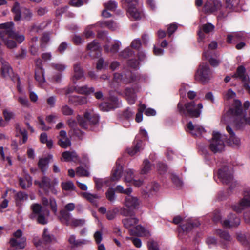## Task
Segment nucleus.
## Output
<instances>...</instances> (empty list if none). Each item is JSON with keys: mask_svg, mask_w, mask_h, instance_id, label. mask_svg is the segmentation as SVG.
I'll use <instances>...</instances> for the list:
<instances>
[{"mask_svg": "<svg viewBox=\"0 0 250 250\" xmlns=\"http://www.w3.org/2000/svg\"><path fill=\"white\" fill-rule=\"evenodd\" d=\"M14 24L13 22L0 24V29H2L0 33V37L4 41V45L10 49L17 47L16 42L21 43L25 40L24 36L14 32Z\"/></svg>", "mask_w": 250, "mask_h": 250, "instance_id": "obj_1", "label": "nucleus"}, {"mask_svg": "<svg viewBox=\"0 0 250 250\" xmlns=\"http://www.w3.org/2000/svg\"><path fill=\"white\" fill-rule=\"evenodd\" d=\"M223 120L232 123L238 129L246 124L250 125V110H228Z\"/></svg>", "mask_w": 250, "mask_h": 250, "instance_id": "obj_2", "label": "nucleus"}, {"mask_svg": "<svg viewBox=\"0 0 250 250\" xmlns=\"http://www.w3.org/2000/svg\"><path fill=\"white\" fill-rule=\"evenodd\" d=\"M30 208L32 210L29 218L32 220H36L38 223L42 225L47 223V218L49 211L46 209H43L42 206L37 203L31 205Z\"/></svg>", "mask_w": 250, "mask_h": 250, "instance_id": "obj_3", "label": "nucleus"}, {"mask_svg": "<svg viewBox=\"0 0 250 250\" xmlns=\"http://www.w3.org/2000/svg\"><path fill=\"white\" fill-rule=\"evenodd\" d=\"M14 15L15 21H19L22 20L27 21L31 20L33 14L31 10L26 7H21L19 2H15L11 9Z\"/></svg>", "mask_w": 250, "mask_h": 250, "instance_id": "obj_4", "label": "nucleus"}, {"mask_svg": "<svg viewBox=\"0 0 250 250\" xmlns=\"http://www.w3.org/2000/svg\"><path fill=\"white\" fill-rule=\"evenodd\" d=\"M213 72L210 69L209 65L207 63H201L195 74L196 81L203 84H206L209 82L212 77Z\"/></svg>", "mask_w": 250, "mask_h": 250, "instance_id": "obj_5", "label": "nucleus"}, {"mask_svg": "<svg viewBox=\"0 0 250 250\" xmlns=\"http://www.w3.org/2000/svg\"><path fill=\"white\" fill-rule=\"evenodd\" d=\"M124 205L126 208L123 207L120 209L121 214L125 216H132V211L138 208L140 201L137 197L128 194L125 197Z\"/></svg>", "mask_w": 250, "mask_h": 250, "instance_id": "obj_6", "label": "nucleus"}, {"mask_svg": "<svg viewBox=\"0 0 250 250\" xmlns=\"http://www.w3.org/2000/svg\"><path fill=\"white\" fill-rule=\"evenodd\" d=\"M99 116L95 114L93 110L87 111L84 114L83 117L77 116V120L80 126L87 129L91 125H95L99 122Z\"/></svg>", "mask_w": 250, "mask_h": 250, "instance_id": "obj_7", "label": "nucleus"}, {"mask_svg": "<svg viewBox=\"0 0 250 250\" xmlns=\"http://www.w3.org/2000/svg\"><path fill=\"white\" fill-rule=\"evenodd\" d=\"M123 3L125 5L127 11L132 20H140L143 16L142 10L136 7L138 0H123Z\"/></svg>", "mask_w": 250, "mask_h": 250, "instance_id": "obj_8", "label": "nucleus"}, {"mask_svg": "<svg viewBox=\"0 0 250 250\" xmlns=\"http://www.w3.org/2000/svg\"><path fill=\"white\" fill-rule=\"evenodd\" d=\"M225 136L222 135L219 132H214L213 136L209 145V148L213 153L220 152L225 148Z\"/></svg>", "mask_w": 250, "mask_h": 250, "instance_id": "obj_9", "label": "nucleus"}, {"mask_svg": "<svg viewBox=\"0 0 250 250\" xmlns=\"http://www.w3.org/2000/svg\"><path fill=\"white\" fill-rule=\"evenodd\" d=\"M26 238L23 236L21 230L18 229L15 232L10 239L9 243L11 247L16 249H24L26 245Z\"/></svg>", "mask_w": 250, "mask_h": 250, "instance_id": "obj_10", "label": "nucleus"}, {"mask_svg": "<svg viewBox=\"0 0 250 250\" xmlns=\"http://www.w3.org/2000/svg\"><path fill=\"white\" fill-rule=\"evenodd\" d=\"M250 207V190L245 191L244 197L238 203L232 206V208L237 213L241 212L245 208Z\"/></svg>", "mask_w": 250, "mask_h": 250, "instance_id": "obj_11", "label": "nucleus"}, {"mask_svg": "<svg viewBox=\"0 0 250 250\" xmlns=\"http://www.w3.org/2000/svg\"><path fill=\"white\" fill-rule=\"evenodd\" d=\"M218 177L222 183L228 184L232 180L231 172L226 166L224 167L218 171Z\"/></svg>", "mask_w": 250, "mask_h": 250, "instance_id": "obj_12", "label": "nucleus"}, {"mask_svg": "<svg viewBox=\"0 0 250 250\" xmlns=\"http://www.w3.org/2000/svg\"><path fill=\"white\" fill-rule=\"evenodd\" d=\"M222 6L221 2L218 0H213L206 2L204 8L206 12L213 13L219 11Z\"/></svg>", "mask_w": 250, "mask_h": 250, "instance_id": "obj_13", "label": "nucleus"}, {"mask_svg": "<svg viewBox=\"0 0 250 250\" xmlns=\"http://www.w3.org/2000/svg\"><path fill=\"white\" fill-rule=\"evenodd\" d=\"M102 109H115L121 107V103L116 96H111L109 102L103 104Z\"/></svg>", "mask_w": 250, "mask_h": 250, "instance_id": "obj_14", "label": "nucleus"}, {"mask_svg": "<svg viewBox=\"0 0 250 250\" xmlns=\"http://www.w3.org/2000/svg\"><path fill=\"white\" fill-rule=\"evenodd\" d=\"M200 223L198 220L186 219L185 222H183L180 225L182 229L187 232L192 230V229L198 227L200 225Z\"/></svg>", "mask_w": 250, "mask_h": 250, "instance_id": "obj_15", "label": "nucleus"}, {"mask_svg": "<svg viewBox=\"0 0 250 250\" xmlns=\"http://www.w3.org/2000/svg\"><path fill=\"white\" fill-rule=\"evenodd\" d=\"M222 225L227 228H231L238 226L240 223V219L236 217L233 214H230L228 216V219H226L221 222Z\"/></svg>", "mask_w": 250, "mask_h": 250, "instance_id": "obj_16", "label": "nucleus"}, {"mask_svg": "<svg viewBox=\"0 0 250 250\" xmlns=\"http://www.w3.org/2000/svg\"><path fill=\"white\" fill-rule=\"evenodd\" d=\"M187 131L195 136H200L205 131L202 126L199 125H194L191 122H189L187 124Z\"/></svg>", "mask_w": 250, "mask_h": 250, "instance_id": "obj_17", "label": "nucleus"}, {"mask_svg": "<svg viewBox=\"0 0 250 250\" xmlns=\"http://www.w3.org/2000/svg\"><path fill=\"white\" fill-rule=\"evenodd\" d=\"M123 167L120 159H118L116 162L115 166L113 167L112 172L111 178L113 181L119 180L122 176Z\"/></svg>", "mask_w": 250, "mask_h": 250, "instance_id": "obj_18", "label": "nucleus"}, {"mask_svg": "<svg viewBox=\"0 0 250 250\" xmlns=\"http://www.w3.org/2000/svg\"><path fill=\"white\" fill-rule=\"evenodd\" d=\"M68 101L70 104L77 106L86 104L87 100L86 97L71 95L69 96Z\"/></svg>", "mask_w": 250, "mask_h": 250, "instance_id": "obj_19", "label": "nucleus"}, {"mask_svg": "<svg viewBox=\"0 0 250 250\" xmlns=\"http://www.w3.org/2000/svg\"><path fill=\"white\" fill-rule=\"evenodd\" d=\"M232 77L235 79H239L242 83L247 81L249 78L246 75V69L243 65H240L237 67L236 72L232 75Z\"/></svg>", "mask_w": 250, "mask_h": 250, "instance_id": "obj_20", "label": "nucleus"}, {"mask_svg": "<svg viewBox=\"0 0 250 250\" xmlns=\"http://www.w3.org/2000/svg\"><path fill=\"white\" fill-rule=\"evenodd\" d=\"M74 75L72 77V81L74 83H76V81L81 79L84 76L83 71L81 67L80 63H76L73 66Z\"/></svg>", "mask_w": 250, "mask_h": 250, "instance_id": "obj_21", "label": "nucleus"}, {"mask_svg": "<svg viewBox=\"0 0 250 250\" xmlns=\"http://www.w3.org/2000/svg\"><path fill=\"white\" fill-rule=\"evenodd\" d=\"M34 184L47 191H48L49 188H52V186L50 179L45 176L42 178L41 182L37 180L35 181Z\"/></svg>", "mask_w": 250, "mask_h": 250, "instance_id": "obj_22", "label": "nucleus"}, {"mask_svg": "<svg viewBox=\"0 0 250 250\" xmlns=\"http://www.w3.org/2000/svg\"><path fill=\"white\" fill-rule=\"evenodd\" d=\"M125 98L129 104H133L136 100V95L133 88L127 87L124 92Z\"/></svg>", "mask_w": 250, "mask_h": 250, "instance_id": "obj_23", "label": "nucleus"}, {"mask_svg": "<svg viewBox=\"0 0 250 250\" xmlns=\"http://www.w3.org/2000/svg\"><path fill=\"white\" fill-rule=\"evenodd\" d=\"M128 78H126V80L124 81V83H129L140 81L145 80V78L144 76L141 75L138 72L132 73L131 72H128L127 74Z\"/></svg>", "mask_w": 250, "mask_h": 250, "instance_id": "obj_24", "label": "nucleus"}, {"mask_svg": "<svg viewBox=\"0 0 250 250\" xmlns=\"http://www.w3.org/2000/svg\"><path fill=\"white\" fill-rule=\"evenodd\" d=\"M87 49L89 50L91 53L95 52L94 55L90 54L93 57H97L100 55V46L99 43L96 41H92L91 43L88 44Z\"/></svg>", "mask_w": 250, "mask_h": 250, "instance_id": "obj_25", "label": "nucleus"}, {"mask_svg": "<svg viewBox=\"0 0 250 250\" xmlns=\"http://www.w3.org/2000/svg\"><path fill=\"white\" fill-rule=\"evenodd\" d=\"M59 218L62 224L66 226H69L72 219L71 214L64 209L60 210Z\"/></svg>", "mask_w": 250, "mask_h": 250, "instance_id": "obj_26", "label": "nucleus"}, {"mask_svg": "<svg viewBox=\"0 0 250 250\" xmlns=\"http://www.w3.org/2000/svg\"><path fill=\"white\" fill-rule=\"evenodd\" d=\"M227 131L229 133L230 136L229 139V143L233 146H238L240 144V139L235 136L234 133L229 126L226 127Z\"/></svg>", "mask_w": 250, "mask_h": 250, "instance_id": "obj_27", "label": "nucleus"}, {"mask_svg": "<svg viewBox=\"0 0 250 250\" xmlns=\"http://www.w3.org/2000/svg\"><path fill=\"white\" fill-rule=\"evenodd\" d=\"M52 159L53 156L52 155H48L46 157L41 158L39 160L38 166L42 172H44L46 170L48 164Z\"/></svg>", "mask_w": 250, "mask_h": 250, "instance_id": "obj_28", "label": "nucleus"}, {"mask_svg": "<svg viewBox=\"0 0 250 250\" xmlns=\"http://www.w3.org/2000/svg\"><path fill=\"white\" fill-rule=\"evenodd\" d=\"M62 157L66 162H76L79 160L78 156L74 151H65L62 153Z\"/></svg>", "mask_w": 250, "mask_h": 250, "instance_id": "obj_29", "label": "nucleus"}, {"mask_svg": "<svg viewBox=\"0 0 250 250\" xmlns=\"http://www.w3.org/2000/svg\"><path fill=\"white\" fill-rule=\"evenodd\" d=\"M16 130L17 133L22 136V139L19 141V144L22 145L25 143L28 139L27 133L25 128H22L19 124L16 125Z\"/></svg>", "mask_w": 250, "mask_h": 250, "instance_id": "obj_30", "label": "nucleus"}, {"mask_svg": "<svg viewBox=\"0 0 250 250\" xmlns=\"http://www.w3.org/2000/svg\"><path fill=\"white\" fill-rule=\"evenodd\" d=\"M210 56H211V53H210V51L209 50L205 51L203 53V57L206 60L208 59L209 63L212 66H213L214 67L218 66L221 63V62L219 60H217V59L212 58V57H210L209 58V57Z\"/></svg>", "mask_w": 250, "mask_h": 250, "instance_id": "obj_31", "label": "nucleus"}, {"mask_svg": "<svg viewBox=\"0 0 250 250\" xmlns=\"http://www.w3.org/2000/svg\"><path fill=\"white\" fill-rule=\"evenodd\" d=\"M123 223L125 227L131 229L133 228L138 222V219L136 217L126 218L123 220Z\"/></svg>", "mask_w": 250, "mask_h": 250, "instance_id": "obj_32", "label": "nucleus"}, {"mask_svg": "<svg viewBox=\"0 0 250 250\" xmlns=\"http://www.w3.org/2000/svg\"><path fill=\"white\" fill-rule=\"evenodd\" d=\"M94 91L95 89L93 87H89L87 85L83 86H76V92L79 94L88 95L94 93Z\"/></svg>", "mask_w": 250, "mask_h": 250, "instance_id": "obj_33", "label": "nucleus"}, {"mask_svg": "<svg viewBox=\"0 0 250 250\" xmlns=\"http://www.w3.org/2000/svg\"><path fill=\"white\" fill-rule=\"evenodd\" d=\"M35 79L40 83L45 82L44 72L43 68H35Z\"/></svg>", "mask_w": 250, "mask_h": 250, "instance_id": "obj_34", "label": "nucleus"}, {"mask_svg": "<svg viewBox=\"0 0 250 250\" xmlns=\"http://www.w3.org/2000/svg\"><path fill=\"white\" fill-rule=\"evenodd\" d=\"M1 62L2 66L0 68V75L3 77H6L10 75V71H12V68L8 62H3L2 60Z\"/></svg>", "mask_w": 250, "mask_h": 250, "instance_id": "obj_35", "label": "nucleus"}, {"mask_svg": "<svg viewBox=\"0 0 250 250\" xmlns=\"http://www.w3.org/2000/svg\"><path fill=\"white\" fill-rule=\"evenodd\" d=\"M82 196L93 204H96L97 200L100 198L98 194H92L88 192H83Z\"/></svg>", "mask_w": 250, "mask_h": 250, "instance_id": "obj_36", "label": "nucleus"}, {"mask_svg": "<svg viewBox=\"0 0 250 250\" xmlns=\"http://www.w3.org/2000/svg\"><path fill=\"white\" fill-rule=\"evenodd\" d=\"M243 36L241 33H233L232 34H228L227 37V42L228 43H231L232 41L234 42H238L242 39Z\"/></svg>", "mask_w": 250, "mask_h": 250, "instance_id": "obj_37", "label": "nucleus"}, {"mask_svg": "<svg viewBox=\"0 0 250 250\" xmlns=\"http://www.w3.org/2000/svg\"><path fill=\"white\" fill-rule=\"evenodd\" d=\"M142 146V141L138 140L137 141L136 144L134 146L127 149L128 154L132 156L134 155L136 153L139 152Z\"/></svg>", "mask_w": 250, "mask_h": 250, "instance_id": "obj_38", "label": "nucleus"}, {"mask_svg": "<svg viewBox=\"0 0 250 250\" xmlns=\"http://www.w3.org/2000/svg\"><path fill=\"white\" fill-rule=\"evenodd\" d=\"M19 184L23 189L28 188L32 185V179L30 177L25 178H20L19 179Z\"/></svg>", "mask_w": 250, "mask_h": 250, "instance_id": "obj_39", "label": "nucleus"}, {"mask_svg": "<svg viewBox=\"0 0 250 250\" xmlns=\"http://www.w3.org/2000/svg\"><path fill=\"white\" fill-rule=\"evenodd\" d=\"M180 114H184L187 117L197 118L200 115V110H180Z\"/></svg>", "mask_w": 250, "mask_h": 250, "instance_id": "obj_40", "label": "nucleus"}, {"mask_svg": "<svg viewBox=\"0 0 250 250\" xmlns=\"http://www.w3.org/2000/svg\"><path fill=\"white\" fill-rule=\"evenodd\" d=\"M151 169V165L147 159H145L143 161V167L141 170V174H146L148 173Z\"/></svg>", "mask_w": 250, "mask_h": 250, "instance_id": "obj_41", "label": "nucleus"}, {"mask_svg": "<svg viewBox=\"0 0 250 250\" xmlns=\"http://www.w3.org/2000/svg\"><path fill=\"white\" fill-rule=\"evenodd\" d=\"M58 145L63 148H66L71 146V141L68 138H59Z\"/></svg>", "mask_w": 250, "mask_h": 250, "instance_id": "obj_42", "label": "nucleus"}, {"mask_svg": "<svg viewBox=\"0 0 250 250\" xmlns=\"http://www.w3.org/2000/svg\"><path fill=\"white\" fill-rule=\"evenodd\" d=\"M61 187L62 189L66 191L74 190L75 187L71 181L63 182L61 183Z\"/></svg>", "mask_w": 250, "mask_h": 250, "instance_id": "obj_43", "label": "nucleus"}, {"mask_svg": "<svg viewBox=\"0 0 250 250\" xmlns=\"http://www.w3.org/2000/svg\"><path fill=\"white\" fill-rule=\"evenodd\" d=\"M85 223L84 219H76L72 218L69 226L74 227H80L83 226Z\"/></svg>", "mask_w": 250, "mask_h": 250, "instance_id": "obj_44", "label": "nucleus"}, {"mask_svg": "<svg viewBox=\"0 0 250 250\" xmlns=\"http://www.w3.org/2000/svg\"><path fill=\"white\" fill-rule=\"evenodd\" d=\"M134 178V172L132 169L127 170L125 173V181L127 183H132Z\"/></svg>", "mask_w": 250, "mask_h": 250, "instance_id": "obj_45", "label": "nucleus"}, {"mask_svg": "<svg viewBox=\"0 0 250 250\" xmlns=\"http://www.w3.org/2000/svg\"><path fill=\"white\" fill-rule=\"evenodd\" d=\"M217 235H219L221 238L224 239L227 241H231V236L228 233V232L226 231H222L220 229L217 230L216 231Z\"/></svg>", "mask_w": 250, "mask_h": 250, "instance_id": "obj_46", "label": "nucleus"}, {"mask_svg": "<svg viewBox=\"0 0 250 250\" xmlns=\"http://www.w3.org/2000/svg\"><path fill=\"white\" fill-rule=\"evenodd\" d=\"M76 174L80 177H88L89 175V172L82 167H79L76 169Z\"/></svg>", "mask_w": 250, "mask_h": 250, "instance_id": "obj_47", "label": "nucleus"}, {"mask_svg": "<svg viewBox=\"0 0 250 250\" xmlns=\"http://www.w3.org/2000/svg\"><path fill=\"white\" fill-rule=\"evenodd\" d=\"M239 2V0H226L225 9H233V7L237 6Z\"/></svg>", "mask_w": 250, "mask_h": 250, "instance_id": "obj_48", "label": "nucleus"}, {"mask_svg": "<svg viewBox=\"0 0 250 250\" xmlns=\"http://www.w3.org/2000/svg\"><path fill=\"white\" fill-rule=\"evenodd\" d=\"M104 6L107 10L114 11L117 7V3L114 0H109L104 4Z\"/></svg>", "mask_w": 250, "mask_h": 250, "instance_id": "obj_49", "label": "nucleus"}, {"mask_svg": "<svg viewBox=\"0 0 250 250\" xmlns=\"http://www.w3.org/2000/svg\"><path fill=\"white\" fill-rule=\"evenodd\" d=\"M232 9H226L225 6L222 7V6L220 9L219 10V14L218 15V18L221 19L226 17L228 16V14L229 12H230L232 11Z\"/></svg>", "mask_w": 250, "mask_h": 250, "instance_id": "obj_50", "label": "nucleus"}, {"mask_svg": "<svg viewBox=\"0 0 250 250\" xmlns=\"http://www.w3.org/2000/svg\"><path fill=\"white\" fill-rule=\"evenodd\" d=\"M115 191L121 193L126 194V195H127L128 194H130L131 193L132 189L130 188L126 189H124L123 186L121 185H118L116 187Z\"/></svg>", "mask_w": 250, "mask_h": 250, "instance_id": "obj_51", "label": "nucleus"}, {"mask_svg": "<svg viewBox=\"0 0 250 250\" xmlns=\"http://www.w3.org/2000/svg\"><path fill=\"white\" fill-rule=\"evenodd\" d=\"M88 0H70L69 4L74 7H79L83 5L84 3H87Z\"/></svg>", "mask_w": 250, "mask_h": 250, "instance_id": "obj_52", "label": "nucleus"}, {"mask_svg": "<svg viewBox=\"0 0 250 250\" xmlns=\"http://www.w3.org/2000/svg\"><path fill=\"white\" fill-rule=\"evenodd\" d=\"M68 241L70 244L75 247H78L83 244V242L79 240L76 239V237L74 235H72L70 236Z\"/></svg>", "mask_w": 250, "mask_h": 250, "instance_id": "obj_53", "label": "nucleus"}, {"mask_svg": "<svg viewBox=\"0 0 250 250\" xmlns=\"http://www.w3.org/2000/svg\"><path fill=\"white\" fill-rule=\"evenodd\" d=\"M177 24L175 23H173L168 25L167 32L168 37H170L177 29Z\"/></svg>", "mask_w": 250, "mask_h": 250, "instance_id": "obj_54", "label": "nucleus"}, {"mask_svg": "<svg viewBox=\"0 0 250 250\" xmlns=\"http://www.w3.org/2000/svg\"><path fill=\"white\" fill-rule=\"evenodd\" d=\"M127 77V75L125 74H121V73H116L114 74V77H113V79H114V80L118 83L119 82H124V80H126V78H125V77Z\"/></svg>", "mask_w": 250, "mask_h": 250, "instance_id": "obj_55", "label": "nucleus"}, {"mask_svg": "<svg viewBox=\"0 0 250 250\" xmlns=\"http://www.w3.org/2000/svg\"><path fill=\"white\" fill-rule=\"evenodd\" d=\"M106 197L109 201H114L115 198L114 190L113 188H109L106 192Z\"/></svg>", "mask_w": 250, "mask_h": 250, "instance_id": "obj_56", "label": "nucleus"}, {"mask_svg": "<svg viewBox=\"0 0 250 250\" xmlns=\"http://www.w3.org/2000/svg\"><path fill=\"white\" fill-rule=\"evenodd\" d=\"M135 228L137 230L136 233L137 235L146 236L149 234V232L146 231L145 229L141 226L137 225L135 226Z\"/></svg>", "mask_w": 250, "mask_h": 250, "instance_id": "obj_57", "label": "nucleus"}, {"mask_svg": "<svg viewBox=\"0 0 250 250\" xmlns=\"http://www.w3.org/2000/svg\"><path fill=\"white\" fill-rule=\"evenodd\" d=\"M133 54V51L129 48H125L123 51L120 53V56L124 58H127Z\"/></svg>", "mask_w": 250, "mask_h": 250, "instance_id": "obj_58", "label": "nucleus"}, {"mask_svg": "<svg viewBox=\"0 0 250 250\" xmlns=\"http://www.w3.org/2000/svg\"><path fill=\"white\" fill-rule=\"evenodd\" d=\"M3 114L6 121H8L14 118V114L12 112L11 110H3Z\"/></svg>", "mask_w": 250, "mask_h": 250, "instance_id": "obj_59", "label": "nucleus"}, {"mask_svg": "<svg viewBox=\"0 0 250 250\" xmlns=\"http://www.w3.org/2000/svg\"><path fill=\"white\" fill-rule=\"evenodd\" d=\"M236 93L231 89H229L227 92L224 94V98L225 100H228L235 97Z\"/></svg>", "mask_w": 250, "mask_h": 250, "instance_id": "obj_60", "label": "nucleus"}, {"mask_svg": "<svg viewBox=\"0 0 250 250\" xmlns=\"http://www.w3.org/2000/svg\"><path fill=\"white\" fill-rule=\"evenodd\" d=\"M139 62L136 59H130L127 61V65L131 68L137 69L139 66Z\"/></svg>", "mask_w": 250, "mask_h": 250, "instance_id": "obj_61", "label": "nucleus"}, {"mask_svg": "<svg viewBox=\"0 0 250 250\" xmlns=\"http://www.w3.org/2000/svg\"><path fill=\"white\" fill-rule=\"evenodd\" d=\"M148 247L149 250H159L158 244L154 240H149L148 242Z\"/></svg>", "mask_w": 250, "mask_h": 250, "instance_id": "obj_62", "label": "nucleus"}, {"mask_svg": "<svg viewBox=\"0 0 250 250\" xmlns=\"http://www.w3.org/2000/svg\"><path fill=\"white\" fill-rule=\"evenodd\" d=\"M214 28V26L211 23H208L203 25V30L206 33H208L212 31Z\"/></svg>", "mask_w": 250, "mask_h": 250, "instance_id": "obj_63", "label": "nucleus"}, {"mask_svg": "<svg viewBox=\"0 0 250 250\" xmlns=\"http://www.w3.org/2000/svg\"><path fill=\"white\" fill-rule=\"evenodd\" d=\"M159 185L157 183H152L150 186V188L148 189V192L153 194V193L156 192L159 190Z\"/></svg>", "mask_w": 250, "mask_h": 250, "instance_id": "obj_64", "label": "nucleus"}]
</instances>
